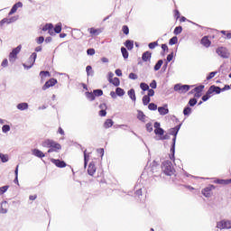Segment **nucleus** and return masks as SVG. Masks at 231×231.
Segmentation results:
<instances>
[{
	"mask_svg": "<svg viewBox=\"0 0 231 231\" xmlns=\"http://www.w3.org/2000/svg\"><path fill=\"white\" fill-rule=\"evenodd\" d=\"M42 147H46L48 150V152H59L62 149V145L60 143L51 140V139H46L42 143Z\"/></svg>",
	"mask_w": 231,
	"mask_h": 231,
	"instance_id": "nucleus-1",
	"label": "nucleus"
},
{
	"mask_svg": "<svg viewBox=\"0 0 231 231\" xmlns=\"http://www.w3.org/2000/svg\"><path fill=\"white\" fill-rule=\"evenodd\" d=\"M180 128H181V125H178L177 126L170 130V134L174 136L172 139V146L171 148V155H170V160H172L173 162L175 160L174 152L176 151V136H178V133L180 132Z\"/></svg>",
	"mask_w": 231,
	"mask_h": 231,
	"instance_id": "nucleus-2",
	"label": "nucleus"
},
{
	"mask_svg": "<svg viewBox=\"0 0 231 231\" xmlns=\"http://www.w3.org/2000/svg\"><path fill=\"white\" fill-rule=\"evenodd\" d=\"M162 171L166 176H173L174 172H176L171 161H165L162 162Z\"/></svg>",
	"mask_w": 231,
	"mask_h": 231,
	"instance_id": "nucleus-3",
	"label": "nucleus"
},
{
	"mask_svg": "<svg viewBox=\"0 0 231 231\" xmlns=\"http://www.w3.org/2000/svg\"><path fill=\"white\" fill-rule=\"evenodd\" d=\"M214 93L216 95H219V93H221V88L216 87L215 85H212L211 87H209L206 95L202 97V101L207 102V100H208V98H210L212 95H214Z\"/></svg>",
	"mask_w": 231,
	"mask_h": 231,
	"instance_id": "nucleus-4",
	"label": "nucleus"
},
{
	"mask_svg": "<svg viewBox=\"0 0 231 231\" xmlns=\"http://www.w3.org/2000/svg\"><path fill=\"white\" fill-rule=\"evenodd\" d=\"M23 46L18 45L16 48H14L9 54V61L10 62H15L17 60V55L21 53Z\"/></svg>",
	"mask_w": 231,
	"mask_h": 231,
	"instance_id": "nucleus-5",
	"label": "nucleus"
},
{
	"mask_svg": "<svg viewBox=\"0 0 231 231\" xmlns=\"http://www.w3.org/2000/svg\"><path fill=\"white\" fill-rule=\"evenodd\" d=\"M216 53L222 59H228L230 57V52H228V49L226 47H218L216 50Z\"/></svg>",
	"mask_w": 231,
	"mask_h": 231,
	"instance_id": "nucleus-6",
	"label": "nucleus"
},
{
	"mask_svg": "<svg viewBox=\"0 0 231 231\" xmlns=\"http://www.w3.org/2000/svg\"><path fill=\"white\" fill-rule=\"evenodd\" d=\"M216 189L215 185L209 184L208 187L204 188L201 192L205 198H210L212 196V191Z\"/></svg>",
	"mask_w": 231,
	"mask_h": 231,
	"instance_id": "nucleus-7",
	"label": "nucleus"
},
{
	"mask_svg": "<svg viewBox=\"0 0 231 231\" xmlns=\"http://www.w3.org/2000/svg\"><path fill=\"white\" fill-rule=\"evenodd\" d=\"M36 59L37 53L33 52L28 60V64L23 63V68H25L26 69H30V68H32L33 64H35Z\"/></svg>",
	"mask_w": 231,
	"mask_h": 231,
	"instance_id": "nucleus-8",
	"label": "nucleus"
},
{
	"mask_svg": "<svg viewBox=\"0 0 231 231\" xmlns=\"http://www.w3.org/2000/svg\"><path fill=\"white\" fill-rule=\"evenodd\" d=\"M217 227H218L220 230L230 229L231 228V221H229V220H221V221L217 223Z\"/></svg>",
	"mask_w": 231,
	"mask_h": 231,
	"instance_id": "nucleus-9",
	"label": "nucleus"
},
{
	"mask_svg": "<svg viewBox=\"0 0 231 231\" xmlns=\"http://www.w3.org/2000/svg\"><path fill=\"white\" fill-rule=\"evenodd\" d=\"M19 19V15L12 16L9 18H4L0 22V26H5V24H12V23H15Z\"/></svg>",
	"mask_w": 231,
	"mask_h": 231,
	"instance_id": "nucleus-10",
	"label": "nucleus"
},
{
	"mask_svg": "<svg viewBox=\"0 0 231 231\" xmlns=\"http://www.w3.org/2000/svg\"><path fill=\"white\" fill-rule=\"evenodd\" d=\"M189 89H190V86L189 85L177 84L174 86V91H177L178 93H187Z\"/></svg>",
	"mask_w": 231,
	"mask_h": 231,
	"instance_id": "nucleus-11",
	"label": "nucleus"
},
{
	"mask_svg": "<svg viewBox=\"0 0 231 231\" xmlns=\"http://www.w3.org/2000/svg\"><path fill=\"white\" fill-rule=\"evenodd\" d=\"M57 79H51L48 81L45 82V84L42 86V90L46 91V89H50V88H53V86H55V84H57Z\"/></svg>",
	"mask_w": 231,
	"mask_h": 231,
	"instance_id": "nucleus-12",
	"label": "nucleus"
},
{
	"mask_svg": "<svg viewBox=\"0 0 231 231\" xmlns=\"http://www.w3.org/2000/svg\"><path fill=\"white\" fill-rule=\"evenodd\" d=\"M51 162L56 165V167H59V169H64V167H66V162L64 161H60L59 159H51Z\"/></svg>",
	"mask_w": 231,
	"mask_h": 231,
	"instance_id": "nucleus-13",
	"label": "nucleus"
},
{
	"mask_svg": "<svg viewBox=\"0 0 231 231\" xmlns=\"http://www.w3.org/2000/svg\"><path fill=\"white\" fill-rule=\"evenodd\" d=\"M154 133L157 136H161V140H167L169 138L167 135L163 136V134H165V131L162 128L154 129Z\"/></svg>",
	"mask_w": 231,
	"mask_h": 231,
	"instance_id": "nucleus-14",
	"label": "nucleus"
},
{
	"mask_svg": "<svg viewBox=\"0 0 231 231\" xmlns=\"http://www.w3.org/2000/svg\"><path fill=\"white\" fill-rule=\"evenodd\" d=\"M97 172V166H95V162H90L88 168V173L89 176H95V173Z\"/></svg>",
	"mask_w": 231,
	"mask_h": 231,
	"instance_id": "nucleus-15",
	"label": "nucleus"
},
{
	"mask_svg": "<svg viewBox=\"0 0 231 231\" xmlns=\"http://www.w3.org/2000/svg\"><path fill=\"white\" fill-rule=\"evenodd\" d=\"M200 44H202V46L205 48H210L212 42H210L208 36H204L200 41Z\"/></svg>",
	"mask_w": 231,
	"mask_h": 231,
	"instance_id": "nucleus-16",
	"label": "nucleus"
},
{
	"mask_svg": "<svg viewBox=\"0 0 231 231\" xmlns=\"http://www.w3.org/2000/svg\"><path fill=\"white\" fill-rule=\"evenodd\" d=\"M152 57V53L151 51H145L142 55L143 62H151V59Z\"/></svg>",
	"mask_w": 231,
	"mask_h": 231,
	"instance_id": "nucleus-17",
	"label": "nucleus"
},
{
	"mask_svg": "<svg viewBox=\"0 0 231 231\" xmlns=\"http://www.w3.org/2000/svg\"><path fill=\"white\" fill-rule=\"evenodd\" d=\"M18 8H23V3L22 2H18L14 5H13V7L10 10L8 15H14V14H15V12H17Z\"/></svg>",
	"mask_w": 231,
	"mask_h": 231,
	"instance_id": "nucleus-18",
	"label": "nucleus"
},
{
	"mask_svg": "<svg viewBox=\"0 0 231 231\" xmlns=\"http://www.w3.org/2000/svg\"><path fill=\"white\" fill-rule=\"evenodd\" d=\"M43 32H49L50 35H53V24L47 23L42 27Z\"/></svg>",
	"mask_w": 231,
	"mask_h": 231,
	"instance_id": "nucleus-19",
	"label": "nucleus"
},
{
	"mask_svg": "<svg viewBox=\"0 0 231 231\" xmlns=\"http://www.w3.org/2000/svg\"><path fill=\"white\" fill-rule=\"evenodd\" d=\"M100 111H99V116H106L107 115V112L106 111L107 109V106L106 103H103L99 106Z\"/></svg>",
	"mask_w": 231,
	"mask_h": 231,
	"instance_id": "nucleus-20",
	"label": "nucleus"
},
{
	"mask_svg": "<svg viewBox=\"0 0 231 231\" xmlns=\"http://www.w3.org/2000/svg\"><path fill=\"white\" fill-rule=\"evenodd\" d=\"M32 154H33V156H36L37 158H44V156H46L44 154V152H42V151H41L39 149H33Z\"/></svg>",
	"mask_w": 231,
	"mask_h": 231,
	"instance_id": "nucleus-21",
	"label": "nucleus"
},
{
	"mask_svg": "<svg viewBox=\"0 0 231 231\" xmlns=\"http://www.w3.org/2000/svg\"><path fill=\"white\" fill-rule=\"evenodd\" d=\"M146 118H147V116H145V114H143V112L142 110H138L137 119L140 120L141 122H145Z\"/></svg>",
	"mask_w": 231,
	"mask_h": 231,
	"instance_id": "nucleus-22",
	"label": "nucleus"
},
{
	"mask_svg": "<svg viewBox=\"0 0 231 231\" xmlns=\"http://www.w3.org/2000/svg\"><path fill=\"white\" fill-rule=\"evenodd\" d=\"M88 32L92 35H100V33H102V30L101 29H96V28H93V27L89 28Z\"/></svg>",
	"mask_w": 231,
	"mask_h": 231,
	"instance_id": "nucleus-23",
	"label": "nucleus"
},
{
	"mask_svg": "<svg viewBox=\"0 0 231 231\" xmlns=\"http://www.w3.org/2000/svg\"><path fill=\"white\" fill-rule=\"evenodd\" d=\"M128 97L133 100V102H136V93L134 88L128 91Z\"/></svg>",
	"mask_w": 231,
	"mask_h": 231,
	"instance_id": "nucleus-24",
	"label": "nucleus"
},
{
	"mask_svg": "<svg viewBox=\"0 0 231 231\" xmlns=\"http://www.w3.org/2000/svg\"><path fill=\"white\" fill-rule=\"evenodd\" d=\"M158 112L162 116L169 115V108H165L163 106H159L158 107Z\"/></svg>",
	"mask_w": 231,
	"mask_h": 231,
	"instance_id": "nucleus-25",
	"label": "nucleus"
},
{
	"mask_svg": "<svg viewBox=\"0 0 231 231\" xmlns=\"http://www.w3.org/2000/svg\"><path fill=\"white\" fill-rule=\"evenodd\" d=\"M114 124L113 119H106L104 123V127L105 129H109V127H113Z\"/></svg>",
	"mask_w": 231,
	"mask_h": 231,
	"instance_id": "nucleus-26",
	"label": "nucleus"
},
{
	"mask_svg": "<svg viewBox=\"0 0 231 231\" xmlns=\"http://www.w3.org/2000/svg\"><path fill=\"white\" fill-rule=\"evenodd\" d=\"M215 183H217L218 185H230V179H228V180H215Z\"/></svg>",
	"mask_w": 231,
	"mask_h": 231,
	"instance_id": "nucleus-27",
	"label": "nucleus"
},
{
	"mask_svg": "<svg viewBox=\"0 0 231 231\" xmlns=\"http://www.w3.org/2000/svg\"><path fill=\"white\" fill-rule=\"evenodd\" d=\"M203 89H205V86L200 85L199 87H196L193 90H191V93H203Z\"/></svg>",
	"mask_w": 231,
	"mask_h": 231,
	"instance_id": "nucleus-28",
	"label": "nucleus"
},
{
	"mask_svg": "<svg viewBox=\"0 0 231 231\" xmlns=\"http://www.w3.org/2000/svg\"><path fill=\"white\" fill-rule=\"evenodd\" d=\"M40 77L42 79V80H44V79H46V77H51V74L50 73V71H41L40 72Z\"/></svg>",
	"mask_w": 231,
	"mask_h": 231,
	"instance_id": "nucleus-29",
	"label": "nucleus"
},
{
	"mask_svg": "<svg viewBox=\"0 0 231 231\" xmlns=\"http://www.w3.org/2000/svg\"><path fill=\"white\" fill-rule=\"evenodd\" d=\"M127 50H133L134 48V42L133 41L127 40L125 43Z\"/></svg>",
	"mask_w": 231,
	"mask_h": 231,
	"instance_id": "nucleus-30",
	"label": "nucleus"
},
{
	"mask_svg": "<svg viewBox=\"0 0 231 231\" xmlns=\"http://www.w3.org/2000/svg\"><path fill=\"white\" fill-rule=\"evenodd\" d=\"M17 109L20 111H24V109H28V103H20L17 105Z\"/></svg>",
	"mask_w": 231,
	"mask_h": 231,
	"instance_id": "nucleus-31",
	"label": "nucleus"
},
{
	"mask_svg": "<svg viewBox=\"0 0 231 231\" xmlns=\"http://www.w3.org/2000/svg\"><path fill=\"white\" fill-rule=\"evenodd\" d=\"M162 66H163V60H159L154 66V70L158 71L161 69Z\"/></svg>",
	"mask_w": 231,
	"mask_h": 231,
	"instance_id": "nucleus-32",
	"label": "nucleus"
},
{
	"mask_svg": "<svg viewBox=\"0 0 231 231\" xmlns=\"http://www.w3.org/2000/svg\"><path fill=\"white\" fill-rule=\"evenodd\" d=\"M14 174H15L14 183L19 185V165L16 166Z\"/></svg>",
	"mask_w": 231,
	"mask_h": 231,
	"instance_id": "nucleus-33",
	"label": "nucleus"
},
{
	"mask_svg": "<svg viewBox=\"0 0 231 231\" xmlns=\"http://www.w3.org/2000/svg\"><path fill=\"white\" fill-rule=\"evenodd\" d=\"M116 95H117V97H124V95H125V91L122 88H117L116 89Z\"/></svg>",
	"mask_w": 231,
	"mask_h": 231,
	"instance_id": "nucleus-34",
	"label": "nucleus"
},
{
	"mask_svg": "<svg viewBox=\"0 0 231 231\" xmlns=\"http://www.w3.org/2000/svg\"><path fill=\"white\" fill-rule=\"evenodd\" d=\"M110 84H113V86H116V88H118L120 86V79L118 78H114L111 81Z\"/></svg>",
	"mask_w": 231,
	"mask_h": 231,
	"instance_id": "nucleus-35",
	"label": "nucleus"
},
{
	"mask_svg": "<svg viewBox=\"0 0 231 231\" xmlns=\"http://www.w3.org/2000/svg\"><path fill=\"white\" fill-rule=\"evenodd\" d=\"M121 52H122L124 59H129V52L127 51V49H125V47H122Z\"/></svg>",
	"mask_w": 231,
	"mask_h": 231,
	"instance_id": "nucleus-36",
	"label": "nucleus"
},
{
	"mask_svg": "<svg viewBox=\"0 0 231 231\" xmlns=\"http://www.w3.org/2000/svg\"><path fill=\"white\" fill-rule=\"evenodd\" d=\"M192 113V108H190L189 106H186L183 110V115L185 116H189V115H190Z\"/></svg>",
	"mask_w": 231,
	"mask_h": 231,
	"instance_id": "nucleus-37",
	"label": "nucleus"
},
{
	"mask_svg": "<svg viewBox=\"0 0 231 231\" xmlns=\"http://www.w3.org/2000/svg\"><path fill=\"white\" fill-rule=\"evenodd\" d=\"M149 102H151V97H149V96H143V106H148Z\"/></svg>",
	"mask_w": 231,
	"mask_h": 231,
	"instance_id": "nucleus-38",
	"label": "nucleus"
},
{
	"mask_svg": "<svg viewBox=\"0 0 231 231\" xmlns=\"http://www.w3.org/2000/svg\"><path fill=\"white\" fill-rule=\"evenodd\" d=\"M188 104L190 107H194L198 104V99L196 97L190 98Z\"/></svg>",
	"mask_w": 231,
	"mask_h": 231,
	"instance_id": "nucleus-39",
	"label": "nucleus"
},
{
	"mask_svg": "<svg viewBox=\"0 0 231 231\" xmlns=\"http://www.w3.org/2000/svg\"><path fill=\"white\" fill-rule=\"evenodd\" d=\"M88 162H89V155H88L87 151H84V165L88 167Z\"/></svg>",
	"mask_w": 231,
	"mask_h": 231,
	"instance_id": "nucleus-40",
	"label": "nucleus"
},
{
	"mask_svg": "<svg viewBox=\"0 0 231 231\" xmlns=\"http://www.w3.org/2000/svg\"><path fill=\"white\" fill-rule=\"evenodd\" d=\"M169 44L171 46H173V44H178V37L173 36L170 41H169Z\"/></svg>",
	"mask_w": 231,
	"mask_h": 231,
	"instance_id": "nucleus-41",
	"label": "nucleus"
},
{
	"mask_svg": "<svg viewBox=\"0 0 231 231\" xmlns=\"http://www.w3.org/2000/svg\"><path fill=\"white\" fill-rule=\"evenodd\" d=\"M0 160L3 163H6L8 162V155L0 153Z\"/></svg>",
	"mask_w": 231,
	"mask_h": 231,
	"instance_id": "nucleus-42",
	"label": "nucleus"
},
{
	"mask_svg": "<svg viewBox=\"0 0 231 231\" xmlns=\"http://www.w3.org/2000/svg\"><path fill=\"white\" fill-rule=\"evenodd\" d=\"M181 32H183V28L181 26H178L174 29L173 33L175 35H180V33H181Z\"/></svg>",
	"mask_w": 231,
	"mask_h": 231,
	"instance_id": "nucleus-43",
	"label": "nucleus"
},
{
	"mask_svg": "<svg viewBox=\"0 0 231 231\" xmlns=\"http://www.w3.org/2000/svg\"><path fill=\"white\" fill-rule=\"evenodd\" d=\"M148 109H150V111H156V109H158V106H156V104L154 103H150L148 106Z\"/></svg>",
	"mask_w": 231,
	"mask_h": 231,
	"instance_id": "nucleus-44",
	"label": "nucleus"
},
{
	"mask_svg": "<svg viewBox=\"0 0 231 231\" xmlns=\"http://www.w3.org/2000/svg\"><path fill=\"white\" fill-rule=\"evenodd\" d=\"M104 95V91L102 89H96L94 90L95 97H102Z\"/></svg>",
	"mask_w": 231,
	"mask_h": 231,
	"instance_id": "nucleus-45",
	"label": "nucleus"
},
{
	"mask_svg": "<svg viewBox=\"0 0 231 231\" xmlns=\"http://www.w3.org/2000/svg\"><path fill=\"white\" fill-rule=\"evenodd\" d=\"M216 75H217V71L210 72L207 77V80H212V79H214Z\"/></svg>",
	"mask_w": 231,
	"mask_h": 231,
	"instance_id": "nucleus-46",
	"label": "nucleus"
},
{
	"mask_svg": "<svg viewBox=\"0 0 231 231\" xmlns=\"http://www.w3.org/2000/svg\"><path fill=\"white\" fill-rule=\"evenodd\" d=\"M86 97L87 98H88V100H91V101L95 100V94L91 92H87Z\"/></svg>",
	"mask_w": 231,
	"mask_h": 231,
	"instance_id": "nucleus-47",
	"label": "nucleus"
},
{
	"mask_svg": "<svg viewBox=\"0 0 231 231\" xmlns=\"http://www.w3.org/2000/svg\"><path fill=\"white\" fill-rule=\"evenodd\" d=\"M54 32H55V33H60V32H62V25L57 24V25L54 27Z\"/></svg>",
	"mask_w": 231,
	"mask_h": 231,
	"instance_id": "nucleus-48",
	"label": "nucleus"
},
{
	"mask_svg": "<svg viewBox=\"0 0 231 231\" xmlns=\"http://www.w3.org/2000/svg\"><path fill=\"white\" fill-rule=\"evenodd\" d=\"M140 88H141V89H143V91H148L149 85H147V83H141Z\"/></svg>",
	"mask_w": 231,
	"mask_h": 231,
	"instance_id": "nucleus-49",
	"label": "nucleus"
},
{
	"mask_svg": "<svg viewBox=\"0 0 231 231\" xmlns=\"http://www.w3.org/2000/svg\"><path fill=\"white\" fill-rule=\"evenodd\" d=\"M122 32L125 33V35H129V27L127 25H124L122 27Z\"/></svg>",
	"mask_w": 231,
	"mask_h": 231,
	"instance_id": "nucleus-50",
	"label": "nucleus"
},
{
	"mask_svg": "<svg viewBox=\"0 0 231 231\" xmlns=\"http://www.w3.org/2000/svg\"><path fill=\"white\" fill-rule=\"evenodd\" d=\"M156 46H158V42H153L148 44V48H150V50H154Z\"/></svg>",
	"mask_w": 231,
	"mask_h": 231,
	"instance_id": "nucleus-51",
	"label": "nucleus"
},
{
	"mask_svg": "<svg viewBox=\"0 0 231 231\" xmlns=\"http://www.w3.org/2000/svg\"><path fill=\"white\" fill-rule=\"evenodd\" d=\"M10 186L0 187V195L5 194V192H6V190H8Z\"/></svg>",
	"mask_w": 231,
	"mask_h": 231,
	"instance_id": "nucleus-52",
	"label": "nucleus"
},
{
	"mask_svg": "<svg viewBox=\"0 0 231 231\" xmlns=\"http://www.w3.org/2000/svg\"><path fill=\"white\" fill-rule=\"evenodd\" d=\"M146 131H148V133H152V123L146 124Z\"/></svg>",
	"mask_w": 231,
	"mask_h": 231,
	"instance_id": "nucleus-53",
	"label": "nucleus"
},
{
	"mask_svg": "<svg viewBox=\"0 0 231 231\" xmlns=\"http://www.w3.org/2000/svg\"><path fill=\"white\" fill-rule=\"evenodd\" d=\"M4 205H6V202L2 203L1 209H0L1 214H6V212H8V209L3 207Z\"/></svg>",
	"mask_w": 231,
	"mask_h": 231,
	"instance_id": "nucleus-54",
	"label": "nucleus"
},
{
	"mask_svg": "<svg viewBox=\"0 0 231 231\" xmlns=\"http://www.w3.org/2000/svg\"><path fill=\"white\" fill-rule=\"evenodd\" d=\"M2 131H3V133H8V131H10V125H5L2 127Z\"/></svg>",
	"mask_w": 231,
	"mask_h": 231,
	"instance_id": "nucleus-55",
	"label": "nucleus"
},
{
	"mask_svg": "<svg viewBox=\"0 0 231 231\" xmlns=\"http://www.w3.org/2000/svg\"><path fill=\"white\" fill-rule=\"evenodd\" d=\"M146 97H154V90L152 88H148V95Z\"/></svg>",
	"mask_w": 231,
	"mask_h": 231,
	"instance_id": "nucleus-56",
	"label": "nucleus"
},
{
	"mask_svg": "<svg viewBox=\"0 0 231 231\" xmlns=\"http://www.w3.org/2000/svg\"><path fill=\"white\" fill-rule=\"evenodd\" d=\"M129 79H131L132 80H136V79H138V75L132 72L129 74Z\"/></svg>",
	"mask_w": 231,
	"mask_h": 231,
	"instance_id": "nucleus-57",
	"label": "nucleus"
},
{
	"mask_svg": "<svg viewBox=\"0 0 231 231\" xmlns=\"http://www.w3.org/2000/svg\"><path fill=\"white\" fill-rule=\"evenodd\" d=\"M174 17H175L176 21H178V19H180V11L178 9L174 10Z\"/></svg>",
	"mask_w": 231,
	"mask_h": 231,
	"instance_id": "nucleus-58",
	"label": "nucleus"
},
{
	"mask_svg": "<svg viewBox=\"0 0 231 231\" xmlns=\"http://www.w3.org/2000/svg\"><path fill=\"white\" fill-rule=\"evenodd\" d=\"M1 66L3 68H6L8 66V60L7 59H5L3 61H2V64Z\"/></svg>",
	"mask_w": 231,
	"mask_h": 231,
	"instance_id": "nucleus-59",
	"label": "nucleus"
},
{
	"mask_svg": "<svg viewBox=\"0 0 231 231\" xmlns=\"http://www.w3.org/2000/svg\"><path fill=\"white\" fill-rule=\"evenodd\" d=\"M37 42H38V44H42L44 42V36H40L37 39Z\"/></svg>",
	"mask_w": 231,
	"mask_h": 231,
	"instance_id": "nucleus-60",
	"label": "nucleus"
},
{
	"mask_svg": "<svg viewBox=\"0 0 231 231\" xmlns=\"http://www.w3.org/2000/svg\"><path fill=\"white\" fill-rule=\"evenodd\" d=\"M172 59H174V54L171 52V54H169L167 56V61L171 62V60H172Z\"/></svg>",
	"mask_w": 231,
	"mask_h": 231,
	"instance_id": "nucleus-61",
	"label": "nucleus"
},
{
	"mask_svg": "<svg viewBox=\"0 0 231 231\" xmlns=\"http://www.w3.org/2000/svg\"><path fill=\"white\" fill-rule=\"evenodd\" d=\"M115 74L113 72H109L108 73V82H111V80H113L115 78Z\"/></svg>",
	"mask_w": 231,
	"mask_h": 231,
	"instance_id": "nucleus-62",
	"label": "nucleus"
},
{
	"mask_svg": "<svg viewBox=\"0 0 231 231\" xmlns=\"http://www.w3.org/2000/svg\"><path fill=\"white\" fill-rule=\"evenodd\" d=\"M87 53L88 55H95V49H88Z\"/></svg>",
	"mask_w": 231,
	"mask_h": 231,
	"instance_id": "nucleus-63",
	"label": "nucleus"
},
{
	"mask_svg": "<svg viewBox=\"0 0 231 231\" xmlns=\"http://www.w3.org/2000/svg\"><path fill=\"white\" fill-rule=\"evenodd\" d=\"M150 88H152V89H156V80L152 81V83L150 84Z\"/></svg>",
	"mask_w": 231,
	"mask_h": 231,
	"instance_id": "nucleus-64",
	"label": "nucleus"
}]
</instances>
